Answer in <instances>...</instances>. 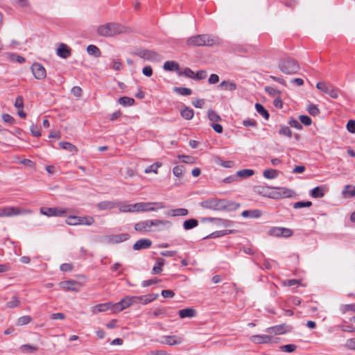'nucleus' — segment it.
I'll use <instances>...</instances> for the list:
<instances>
[{
	"instance_id": "obj_1",
	"label": "nucleus",
	"mask_w": 355,
	"mask_h": 355,
	"mask_svg": "<svg viewBox=\"0 0 355 355\" xmlns=\"http://www.w3.org/2000/svg\"><path fill=\"white\" fill-rule=\"evenodd\" d=\"M254 191L264 197L272 199L293 198L295 196L294 190L284 187H268L258 185L254 188Z\"/></svg>"
},
{
	"instance_id": "obj_2",
	"label": "nucleus",
	"mask_w": 355,
	"mask_h": 355,
	"mask_svg": "<svg viewBox=\"0 0 355 355\" xmlns=\"http://www.w3.org/2000/svg\"><path fill=\"white\" fill-rule=\"evenodd\" d=\"M96 31L100 36L112 37L121 34L130 33L132 29L119 23L110 22L99 26Z\"/></svg>"
},
{
	"instance_id": "obj_3",
	"label": "nucleus",
	"mask_w": 355,
	"mask_h": 355,
	"mask_svg": "<svg viewBox=\"0 0 355 355\" xmlns=\"http://www.w3.org/2000/svg\"><path fill=\"white\" fill-rule=\"evenodd\" d=\"M200 205L204 209L214 211L223 210L227 207V204L225 200H218L216 198H210L204 200L201 202Z\"/></svg>"
},
{
	"instance_id": "obj_4",
	"label": "nucleus",
	"mask_w": 355,
	"mask_h": 355,
	"mask_svg": "<svg viewBox=\"0 0 355 355\" xmlns=\"http://www.w3.org/2000/svg\"><path fill=\"white\" fill-rule=\"evenodd\" d=\"M279 69L284 73L293 74L300 69V66L296 61L291 58L285 59L279 65Z\"/></svg>"
},
{
	"instance_id": "obj_5",
	"label": "nucleus",
	"mask_w": 355,
	"mask_h": 355,
	"mask_svg": "<svg viewBox=\"0 0 355 355\" xmlns=\"http://www.w3.org/2000/svg\"><path fill=\"white\" fill-rule=\"evenodd\" d=\"M316 88L332 98L336 99L338 97V89L331 83L319 82L316 84Z\"/></svg>"
},
{
	"instance_id": "obj_6",
	"label": "nucleus",
	"mask_w": 355,
	"mask_h": 355,
	"mask_svg": "<svg viewBox=\"0 0 355 355\" xmlns=\"http://www.w3.org/2000/svg\"><path fill=\"white\" fill-rule=\"evenodd\" d=\"M40 214L49 217L56 216L61 217L64 216L67 212V209L60 207H42L40 209Z\"/></svg>"
},
{
	"instance_id": "obj_7",
	"label": "nucleus",
	"mask_w": 355,
	"mask_h": 355,
	"mask_svg": "<svg viewBox=\"0 0 355 355\" xmlns=\"http://www.w3.org/2000/svg\"><path fill=\"white\" fill-rule=\"evenodd\" d=\"M135 304H136L135 296L127 295L120 302L114 303V313L121 312Z\"/></svg>"
},
{
	"instance_id": "obj_8",
	"label": "nucleus",
	"mask_w": 355,
	"mask_h": 355,
	"mask_svg": "<svg viewBox=\"0 0 355 355\" xmlns=\"http://www.w3.org/2000/svg\"><path fill=\"white\" fill-rule=\"evenodd\" d=\"M137 212L139 211H153L164 208L162 202H137Z\"/></svg>"
},
{
	"instance_id": "obj_9",
	"label": "nucleus",
	"mask_w": 355,
	"mask_h": 355,
	"mask_svg": "<svg viewBox=\"0 0 355 355\" xmlns=\"http://www.w3.org/2000/svg\"><path fill=\"white\" fill-rule=\"evenodd\" d=\"M4 216L5 217H12L19 215H26L31 214L32 210L28 209H22L19 207H3Z\"/></svg>"
},
{
	"instance_id": "obj_10",
	"label": "nucleus",
	"mask_w": 355,
	"mask_h": 355,
	"mask_svg": "<svg viewBox=\"0 0 355 355\" xmlns=\"http://www.w3.org/2000/svg\"><path fill=\"white\" fill-rule=\"evenodd\" d=\"M212 42L207 35H198L188 39L187 44L189 46L208 45Z\"/></svg>"
},
{
	"instance_id": "obj_11",
	"label": "nucleus",
	"mask_w": 355,
	"mask_h": 355,
	"mask_svg": "<svg viewBox=\"0 0 355 355\" xmlns=\"http://www.w3.org/2000/svg\"><path fill=\"white\" fill-rule=\"evenodd\" d=\"M152 232H162L171 227L172 223L167 220H151Z\"/></svg>"
},
{
	"instance_id": "obj_12",
	"label": "nucleus",
	"mask_w": 355,
	"mask_h": 355,
	"mask_svg": "<svg viewBox=\"0 0 355 355\" xmlns=\"http://www.w3.org/2000/svg\"><path fill=\"white\" fill-rule=\"evenodd\" d=\"M136 54L144 60L152 62L159 61L161 58L157 52L147 49L140 50Z\"/></svg>"
},
{
	"instance_id": "obj_13",
	"label": "nucleus",
	"mask_w": 355,
	"mask_h": 355,
	"mask_svg": "<svg viewBox=\"0 0 355 355\" xmlns=\"http://www.w3.org/2000/svg\"><path fill=\"white\" fill-rule=\"evenodd\" d=\"M31 70L36 79L42 80L46 78V69L42 64L38 62L33 63L31 67Z\"/></svg>"
},
{
	"instance_id": "obj_14",
	"label": "nucleus",
	"mask_w": 355,
	"mask_h": 355,
	"mask_svg": "<svg viewBox=\"0 0 355 355\" xmlns=\"http://www.w3.org/2000/svg\"><path fill=\"white\" fill-rule=\"evenodd\" d=\"M292 230L286 227H274L268 231V234L275 237H289L292 235Z\"/></svg>"
},
{
	"instance_id": "obj_15",
	"label": "nucleus",
	"mask_w": 355,
	"mask_h": 355,
	"mask_svg": "<svg viewBox=\"0 0 355 355\" xmlns=\"http://www.w3.org/2000/svg\"><path fill=\"white\" fill-rule=\"evenodd\" d=\"M110 310L114 313V303L111 302L98 304L91 308V312L94 315H97L100 313L106 312Z\"/></svg>"
},
{
	"instance_id": "obj_16",
	"label": "nucleus",
	"mask_w": 355,
	"mask_h": 355,
	"mask_svg": "<svg viewBox=\"0 0 355 355\" xmlns=\"http://www.w3.org/2000/svg\"><path fill=\"white\" fill-rule=\"evenodd\" d=\"M59 286L65 291H78L82 284L76 281L67 280L60 282Z\"/></svg>"
},
{
	"instance_id": "obj_17",
	"label": "nucleus",
	"mask_w": 355,
	"mask_h": 355,
	"mask_svg": "<svg viewBox=\"0 0 355 355\" xmlns=\"http://www.w3.org/2000/svg\"><path fill=\"white\" fill-rule=\"evenodd\" d=\"M151 220H141L135 224L134 228L139 232H152Z\"/></svg>"
},
{
	"instance_id": "obj_18",
	"label": "nucleus",
	"mask_w": 355,
	"mask_h": 355,
	"mask_svg": "<svg viewBox=\"0 0 355 355\" xmlns=\"http://www.w3.org/2000/svg\"><path fill=\"white\" fill-rule=\"evenodd\" d=\"M250 340L254 343H276L275 338L270 335H254L250 337Z\"/></svg>"
},
{
	"instance_id": "obj_19",
	"label": "nucleus",
	"mask_w": 355,
	"mask_h": 355,
	"mask_svg": "<svg viewBox=\"0 0 355 355\" xmlns=\"http://www.w3.org/2000/svg\"><path fill=\"white\" fill-rule=\"evenodd\" d=\"M158 297V294L150 293L141 296H135L136 304H147Z\"/></svg>"
},
{
	"instance_id": "obj_20",
	"label": "nucleus",
	"mask_w": 355,
	"mask_h": 355,
	"mask_svg": "<svg viewBox=\"0 0 355 355\" xmlns=\"http://www.w3.org/2000/svg\"><path fill=\"white\" fill-rule=\"evenodd\" d=\"M164 340L161 341L162 344H166L171 346L178 345L182 343V338L177 336H165Z\"/></svg>"
},
{
	"instance_id": "obj_21",
	"label": "nucleus",
	"mask_w": 355,
	"mask_h": 355,
	"mask_svg": "<svg viewBox=\"0 0 355 355\" xmlns=\"http://www.w3.org/2000/svg\"><path fill=\"white\" fill-rule=\"evenodd\" d=\"M152 241L148 239H141L138 240L134 245L133 249L135 250H140L142 249H146L151 246Z\"/></svg>"
},
{
	"instance_id": "obj_22",
	"label": "nucleus",
	"mask_w": 355,
	"mask_h": 355,
	"mask_svg": "<svg viewBox=\"0 0 355 355\" xmlns=\"http://www.w3.org/2000/svg\"><path fill=\"white\" fill-rule=\"evenodd\" d=\"M57 55L62 58H67L71 55V49L67 44L61 43L57 49Z\"/></svg>"
},
{
	"instance_id": "obj_23",
	"label": "nucleus",
	"mask_w": 355,
	"mask_h": 355,
	"mask_svg": "<svg viewBox=\"0 0 355 355\" xmlns=\"http://www.w3.org/2000/svg\"><path fill=\"white\" fill-rule=\"evenodd\" d=\"M266 332L269 334L279 335L286 332V329L284 325H277L266 329Z\"/></svg>"
},
{
	"instance_id": "obj_24",
	"label": "nucleus",
	"mask_w": 355,
	"mask_h": 355,
	"mask_svg": "<svg viewBox=\"0 0 355 355\" xmlns=\"http://www.w3.org/2000/svg\"><path fill=\"white\" fill-rule=\"evenodd\" d=\"M180 318H194L196 315V311L193 308L181 309L178 312Z\"/></svg>"
},
{
	"instance_id": "obj_25",
	"label": "nucleus",
	"mask_w": 355,
	"mask_h": 355,
	"mask_svg": "<svg viewBox=\"0 0 355 355\" xmlns=\"http://www.w3.org/2000/svg\"><path fill=\"white\" fill-rule=\"evenodd\" d=\"M116 205H118L117 202L114 201H103L99 202L97 205V207L100 210H107V209H111L114 207H116Z\"/></svg>"
},
{
	"instance_id": "obj_26",
	"label": "nucleus",
	"mask_w": 355,
	"mask_h": 355,
	"mask_svg": "<svg viewBox=\"0 0 355 355\" xmlns=\"http://www.w3.org/2000/svg\"><path fill=\"white\" fill-rule=\"evenodd\" d=\"M163 69L167 71H177L180 69V65L175 61H166L163 65Z\"/></svg>"
},
{
	"instance_id": "obj_27",
	"label": "nucleus",
	"mask_w": 355,
	"mask_h": 355,
	"mask_svg": "<svg viewBox=\"0 0 355 355\" xmlns=\"http://www.w3.org/2000/svg\"><path fill=\"white\" fill-rule=\"evenodd\" d=\"M241 215L245 218L250 217L252 218H257L261 216L262 212L259 209L245 210L242 212Z\"/></svg>"
},
{
	"instance_id": "obj_28",
	"label": "nucleus",
	"mask_w": 355,
	"mask_h": 355,
	"mask_svg": "<svg viewBox=\"0 0 355 355\" xmlns=\"http://www.w3.org/2000/svg\"><path fill=\"white\" fill-rule=\"evenodd\" d=\"M219 87L227 91H234L236 89V85L234 82L230 80H224L221 82Z\"/></svg>"
},
{
	"instance_id": "obj_29",
	"label": "nucleus",
	"mask_w": 355,
	"mask_h": 355,
	"mask_svg": "<svg viewBox=\"0 0 355 355\" xmlns=\"http://www.w3.org/2000/svg\"><path fill=\"white\" fill-rule=\"evenodd\" d=\"M206 220L209 221L215 220L216 222V224L219 227H232L233 225V223L231 220H224V219H219V218H207Z\"/></svg>"
},
{
	"instance_id": "obj_30",
	"label": "nucleus",
	"mask_w": 355,
	"mask_h": 355,
	"mask_svg": "<svg viewBox=\"0 0 355 355\" xmlns=\"http://www.w3.org/2000/svg\"><path fill=\"white\" fill-rule=\"evenodd\" d=\"M343 195L345 198H352L355 196V186L346 185L343 190Z\"/></svg>"
},
{
	"instance_id": "obj_31",
	"label": "nucleus",
	"mask_w": 355,
	"mask_h": 355,
	"mask_svg": "<svg viewBox=\"0 0 355 355\" xmlns=\"http://www.w3.org/2000/svg\"><path fill=\"white\" fill-rule=\"evenodd\" d=\"M180 114L184 119L191 120L194 116V112L191 108L185 107L181 110Z\"/></svg>"
},
{
	"instance_id": "obj_32",
	"label": "nucleus",
	"mask_w": 355,
	"mask_h": 355,
	"mask_svg": "<svg viewBox=\"0 0 355 355\" xmlns=\"http://www.w3.org/2000/svg\"><path fill=\"white\" fill-rule=\"evenodd\" d=\"M165 263V260L162 258H157L156 263L153 268V274H159L162 271V267Z\"/></svg>"
},
{
	"instance_id": "obj_33",
	"label": "nucleus",
	"mask_w": 355,
	"mask_h": 355,
	"mask_svg": "<svg viewBox=\"0 0 355 355\" xmlns=\"http://www.w3.org/2000/svg\"><path fill=\"white\" fill-rule=\"evenodd\" d=\"M235 231L234 230H225L216 231V232H214L211 233L207 237H210V238L220 237V236H223L227 235L229 234H232Z\"/></svg>"
},
{
	"instance_id": "obj_34",
	"label": "nucleus",
	"mask_w": 355,
	"mask_h": 355,
	"mask_svg": "<svg viewBox=\"0 0 355 355\" xmlns=\"http://www.w3.org/2000/svg\"><path fill=\"white\" fill-rule=\"evenodd\" d=\"M255 108H256V110L257 112L261 116H263L265 119H269V113L264 108V107L259 104V103H256L255 104Z\"/></svg>"
},
{
	"instance_id": "obj_35",
	"label": "nucleus",
	"mask_w": 355,
	"mask_h": 355,
	"mask_svg": "<svg viewBox=\"0 0 355 355\" xmlns=\"http://www.w3.org/2000/svg\"><path fill=\"white\" fill-rule=\"evenodd\" d=\"M101 242L105 244L117 243L116 235H107L101 238Z\"/></svg>"
},
{
	"instance_id": "obj_36",
	"label": "nucleus",
	"mask_w": 355,
	"mask_h": 355,
	"mask_svg": "<svg viewBox=\"0 0 355 355\" xmlns=\"http://www.w3.org/2000/svg\"><path fill=\"white\" fill-rule=\"evenodd\" d=\"M60 146L64 150H67L72 153H75L77 151V148L73 145L71 143L61 141L60 142Z\"/></svg>"
},
{
	"instance_id": "obj_37",
	"label": "nucleus",
	"mask_w": 355,
	"mask_h": 355,
	"mask_svg": "<svg viewBox=\"0 0 355 355\" xmlns=\"http://www.w3.org/2000/svg\"><path fill=\"white\" fill-rule=\"evenodd\" d=\"M87 51L89 55H94L96 58L101 56V51L95 45H89L87 48Z\"/></svg>"
},
{
	"instance_id": "obj_38",
	"label": "nucleus",
	"mask_w": 355,
	"mask_h": 355,
	"mask_svg": "<svg viewBox=\"0 0 355 355\" xmlns=\"http://www.w3.org/2000/svg\"><path fill=\"white\" fill-rule=\"evenodd\" d=\"M65 223L69 225H80V216H69L66 218Z\"/></svg>"
},
{
	"instance_id": "obj_39",
	"label": "nucleus",
	"mask_w": 355,
	"mask_h": 355,
	"mask_svg": "<svg viewBox=\"0 0 355 355\" xmlns=\"http://www.w3.org/2000/svg\"><path fill=\"white\" fill-rule=\"evenodd\" d=\"M188 214V210L183 208L173 209L168 212V215L172 216H187Z\"/></svg>"
},
{
	"instance_id": "obj_40",
	"label": "nucleus",
	"mask_w": 355,
	"mask_h": 355,
	"mask_svg": "<svg viewBox=\"0 0 355 355\" xmlns=\"http://www.w3.org/2000/svg\"><path fill=\"white\" fill-rule=\"evenodd\" d=\"M207 116L209 119L212 123H216L217 121H220V116L213 110H209L207 112Z\"/></svg>"
},
{
	"instance_id": "obj_41",
	"label": "nucleus",
	"mask_w": 355,
	"mask_h": 355,
	"mask_svg": "<svg viewBox=\"0 0 355 355\" xmlns=\"http://www.w3.org/2000/svg\"><path fill=\"white\" fill-rule=\"evenodd\" d=\"M94 223V219L92 216H80V225H92Z\"/></svg>"
},
{
	"instance_id": "obj_42",
	"label": "nucleus",
	"mask_w": 355,
	"mask_h": 355,
	"mask_svg": "<svg viewBox=\"0 0 355 355\" xmlns=\"http://www.w3.org/2000/svg\"><path fill=\"white\" fill-rule=\"evenodd\" d=\"M32 321V318L29 315H24L19 318L17 320L16 325L23 326L30 323Z\"/></svg>"
},
{
	"instance_id": "obj_43",
	"label": "nucleus",
	"mask_w": 355,
	"mask_h": 355,
	"mask_svg": "<svg viewBox=\"0 0 355 355\" xmlns=\"http://www.w3.org/2000/svg\"><path fill=\"white\" fill-rule=\"evenodd\" d=\"M173 91L182 96H189L192 93L191 89L187 87H174Z\"/></svg>"
},
{
	"instance_id": "obj_44",
	"label": "nucleus",
	"mask_w": 355,
	"mask_h": 355,
	"mask_svg": "<svg viewBox=\"0 0 355 355\" xmlns=\"http://www.w3.org/2000/svg\"><path fill=\"white\" fill-rule=\"evenodd\" d=\"M198 220L196 219H189L184 222L183 226L185 230H191L198 225Z\"/></svg>"
},
{
	"instance_id": "obj_45",
	"label": "nucleus",
	"mask_w": 355,
	"mask_h": 355,
	"mask_svg": "<svg viewBox=\"0 0 355 355\" xmlns=\"http://www.w3.org/2000/svg\"><path fill=\"white\" fill-rule=\"evenodd\" d=\"M311 195L313 198H322L324 196V190L322 187H315L311 190Z\"/></svg>"
},
{
	"instance_id": "obj_46",
	"label": "nucleus",
	"mask_w": 355,
	"mask_h": 355,
	"mask_svg": "<svg viewBox=\"0 0 355 355\" xmlns=\"http://www.w3.org/2000/svg\"><path fill=\"white\" fill-rule=\"evenodd\" d=\"M119 103L123 106H131L134 104L135 100L132 98L123 96L119 99Z\"/></svg>"
},
{
	"instance_id": "obj_47",
	"label": "nucleus",
	"mask_w": 355,
	"mask_h": 355,
	"mask_svg": "<svg viewBox=\"0 0 355 355\" xmlns=\"http://www.w3.org/2000/svg\"><path fill=\"white\" fill-rule=\"evenodd\" d=\"M20 349L23 352H34L37 350V347L32 345H23L20 347Z\"/></svg>"
},
{
	"instance_id": "obj_48",
	"label": "nucleus",
	"mask_w": 355,
	"mask_h": 355,
	"mask_svg": "<svg viewBox=\"0 0 355 355\" xmlns=\"http://www.w3.org/2000/svg\"><path fill=\"white\" fill-rule=\"evenodd\" d=\"M254 175V171L252 169H243L237 172V175L240 178L250 177Z\"/></svg>"
},
{
	"instance_id": "obj_49",
	"label": "nucleus",
	"mask_w": 355,
	"mask_h": 355,
	"mask_svg": "<svg viewBox=\"0 0 355 355\" xmlns=\"http://www.w3.org/2000/svg\"><path fill=\"white\" fill-rule=\"evenodd\" d=\"M279 133L282 135L288 137H291L292 135L291 130L288 126L286 125H282L279 130Z\"/></svg>"
},
{
	"instance_id": "obj_50",
	"label": "nucleus",
	"mask_w": 355,
	"mask_h": 355,
	"mask_svg": "<svg viewBox=\"0 0 355 355\" xmlns=\"http://www.w3.org/2000/svg\"><path fill=\"white\" fill-rule=\"evenodd\" d=\"M173 174L176 177H180L184 175V167L182 165L176 166L173 170Z\"/></svg>"
},
{
	"instance_id": "obj_51",
	"label": "nucleus",
	"mask_w": 355,
	"mask_h": 355,
	"mask_svg": "<svg viewBox=\"0 0 355 355\" xmlns=\"http://www.w3.org/2000/svg\"><path fill=\"white\" fill-rule=\"evenodd\" d=\"M20 301L16 297H12V300L6 303V307L8 308H15L20 305Z\"/></svg>"
},
{
	"instance_id": "obj_52",
	"label": "nucleus",
	"mask_w": 355,
	"mask_h": 355,
	"mask_svg": "<svg viewBox=\"0 0 355 355\" xmlns=\"http://www.w3.org/2000/svg\"><path fill=\"white\" fill-rule=\"evenodd\" d=\"M306 110L312 116H316L320 113L318 107L314 104H309Z\"/></svg>"
},
{
	"instance_id": "obj_53",
	"label": "nucleus",
	"mask_w": 355,
	"mask_h": 355,
	"mask_svg": "<svg viewBox=\"0 0 355 355\" xmlns=\"http://www.w3.org/2000/svg\"><path fill=\"white\" fill-rule=\"evenodd\" d=\"M178 75L194 79L195 73L190 68H185L184 71H180Z\"/></svg>"
},
{
	"instance_id": "obj_54",
	"label": "nucleus",
	"mask_w": 355,
	"mask_h": 355,
	"mask_svg": "<svg viewBox=\"0 0 355 355\" xmlns=\"http://www.w3.org/2000/svg\"><path fill=\"white\" fill-rule=\"evenodd\" d=\"M279 175V172L275 169H268L263 172V178H275Z\"/></svg>"
},
{
	"instance_id": "obj_55",
	"label": "nucleus",
	"mask_w": 355,
	"mask_h": 355,
	"mask_svg": "<svg viewBox=\"0 0 355 355\" xmlns=\"http://www.w3.org/2000/svg\"><path fill=\"white\" fill-rule=\"evenodd\" d=\"M160 166H161L160 163H155L154 164H152L151 166H149L147 168H146L145 173H157V170Z\"/></svg>"
},
{
	"instance_id": "obj_56",
	"label": "nucleus",
	"mask_w": 355,
	"mask_h": 355,
	"mask_svg": "<svg viewBox=\"0 0 355 355\" xmlns=\"http://www.w3.org/2000/svg\"><path fill=\"white\" fill-rule=\"evenodd\" d=\"M311 205H312V202L311 201L297 202L294 203L293 208L300 209L302 207H311Z\"/></svg>"
},
{
	"instance_id": "obj_57",
	"label": "nucleus",
	"mask_w": 355,
	"mask_h": 355,
	"mask_svg": "<svg viewBox=\"0 0 355 355\" xmlns=\"http://www.w3.org/2000/svg\"><path fill=\"white\" fill-rule=\"evenodd\" d=\"M299 119L300 122L305 125H310L312 123L311 119L306 115H300Z\"/></svg>"
},
{
	"instance_id": "obj_58",
	"label": "nucleus",
	"mask_w": 355,
	"mask_h": 355,
	"mask_svg": "<svg viewBox=\"0 0 355 355\" xmlns=\"http://www.w3.org/2000/svg\"><path fill=\"white\" fill-rule=\"evenodd\" d=\"M280 349L283 352H293L296 349V346L293 344H288V345L281 346Z\"/></svg>"
},
{
	"instance_id": "obj_59",
	"label": "nucleus",
	"mask_w": 355,
	"mask_h": 355,
	"mask_svg": "<svg viewBox=\"0 0 355 355\" xmlns=\"http://www.w3.org/2000/svg\"><path fill=\"white\" fill-rule=\"evenodd\" d=\"M300 283V282L299 280L293 279L284 280L282 282V284L284 286H292Z\"/></svg>"
},
{
	"instance_id": "obj_60",
	"label": "nucleus",
	"mask_w": 355,
	"mask_h": 355,
	"mask_svg": "<svg viewBox=\"0 0 355 355\" xmlns=\"http://www.w3.org/2000/svg\"><path fill=\"white\" fill-rule=\"evenodd\" d=\"M112 69L115 71H120L123 68V64L119 60L113 59L112 60Z\"/></svg>"
},
{
	"instance_id": "obj_61",
	"label": "nucleus",
	"mask_w": 355,
	"mask_h": 355,
	"mask_svg": "<svg viewBox=\"0 0 355 355\" xmlns=\"http://www.w3.org/2000/svg\"><path fill=\"white\" fill-rule=\"evenodd\" d=\"M180 159L184 163L187 164H193L195 162V158L192 156L189 155H181L179 157Z\"/></svg>"
},
{
	"instance_id": "obj_62",
	"label": "nucleus",
	"mask_w": 355,
	"mask_h": 355,
	"mask_svg": "<svg viewBox=\"0 0 355 355\" xmlns=\"http://www.w3.org/2000/svg\"><path fill=\"white\" fill-rule=\"evenodd\" d=\"M345 347L347 349L355 350V338H350L346 340Z\"/></svg>"
},
{
	"instance_id": "obj_63",
	"label": "nucleus",
	"mask_w": 355,
	"mask_h": 355,
	"mask_svg": "<svg viewBox=\"0 0 355 355\" xmlns=\"http://www.w3.org/2000/svg\"><path fill=\"white\" fill-rule=\"evenodd\" d=\"M207 77V72L204 70H200L195 73L194 80H203Z\"/></svg>"
},
{
	"instance_id": "obj_64",
	"label": "nucleus",
	"mask_w": 355,
	"mask_h": 355,
	"mask_svg": "<svg viewBox=\"0 0 355 355\" xmlns=\"http://www.w3.org/2000/svg\"><path fill=\"white\" fill-rule=\"evenodd\" d=\"M347 130L350 133H355V121L349 120L347 124Z\"/></svg>"
}]
</instances>
